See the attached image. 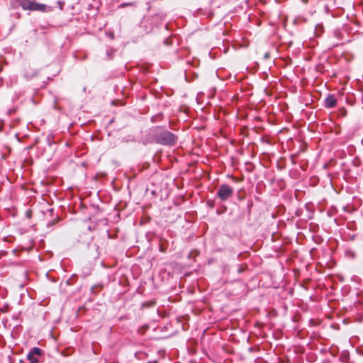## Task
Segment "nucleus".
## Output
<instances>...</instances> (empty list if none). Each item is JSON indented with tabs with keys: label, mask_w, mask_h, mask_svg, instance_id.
<instances>
[{
	"label": "nucleus",
	"mask_w": 363,
	"mask_h": 363,
	"mask_svg": "<svg viewBox=\"0 0 363 363\" xmlns=\"http://www.w3.org/2000/svg\"><path fill=\"white\" fill-rule=\"evenodd\" d=\"M340 360L342 362H347L350 359V353L347 350H344L341 352L340 357Z\"/></svg>",
	"instance_id": "7"
},
{
	"label": "nucleus",
	"mask_w": 363,
	"mask_h": 363,
	"mask_svg": "<svg viewBox=\"0 0 363 363\" xmlns=\"http://www.w3.org/2000/svg\"><path fill=\"white\" fill-rule=\"evenodd\" d=\"M42 351L38 347H33L28 354L27 359L30 363H38V357L41 354Z\"/></svg>",
	"instance_id": "3"
},
{
	"label": "nucleus",
	"mask_w": 363,
	"mask_h": 363,
	"mask_svg": "<svg viewBox=\"0 0 363 363\" xmlns=\"http://www.w3.org/2000/svg\"><path fill=\"white\" fill-rule=\"evenodd\" d=\"M134 4L130 2V3H123L121 5V7H125V6H133Z\"/></svg>",
	"instance_id": "8"
},
{
	"label": "nucleus",
	"mask_w": 363,
	"mask_h": 363,
	"mask_svg": "<svg viewBox=\"0 0 363 363\" xmlns=\"http://www.w3.org/2000/svg\"><path fill=\"white\" fill-rule=\"evenodd\" d=\"M233 189L226 184H223L219 186L216 196L221 201H225L233 196Z\"/></svg>",
	"instance_id": "2"
},
{
	"label": "nucleus",
	"mask_w": 363,
	"mask_h": 363,
	"mask_svg": "<svg viewBox=\"0 0 363 363\" xmlns=\"http://www.w3.org/2000/svg\"><path fill=\"white\" fill-rule=\"evenodd\" d=\"M18 4L23 10H30L31 1L30 0H16Z\"/></svg>",
	"instance_id": "6"
},
{
	"label": "nucleus",
	"mask_w": 363,
	"mask_h": 363,
	"mask_svg": "<svg viewBox=\"0 0 363 363\" xmlns=\"http://www.w3.org/2000/svg\"><path fill=\"white\" fill-rule=\"evenodd\" d=\"M155 142L162 145L172 146L177 143V137L172 133L163 130L161 127H155L152 130Z\"/></svg>",
	"instance_id": "1"
},
{
	"label": "nucleus",
	"mask_w": 363,
	"mask_h": 363,
	"mask_svg": "<svg viewBox=\"0 0 363 363\" xmlns=\"http://www.w3.org/2000/svg\"><path fill=\"white\" fill-rule=\"evenodd\" d=\"M47 7L48 6L45 4L32 1L30 11L45 12L47 11ZM52 9H50L48 10V11H50Z\"/></svg>",
	"instance_id": "4"
},
{
	"label": "nucleus",
	"mask_w": 363,
	"mask_h": 363,
	"mask_svg": "<svg viewBox=\"0 0 363 363\" xmlns=\"http://www.w3.org/2000/svg\"><path fill=\"white\" fill-rule=\"evenodd\" d=\"M57 3H58V4H60V9H62V4H61L60 1H58Z\"/></svg>",
	"instance_id": "9"
},
{
	"label": "nucleus",
	"mask_w": 363,
	"mask_h": 363,
	"mask_svg": "<svg viewBox=\"0 0 363 363\" xmlns=\"http://www.w3.org/2000/svg\"><path fill=\"white\" fill-rule=\"evenodd\" d=\"M324 104L326 108H333L337 104V100L334 95L330 94L325 98Z\"/></svg>",
	"instance_id": "5"
}]
</instances>
